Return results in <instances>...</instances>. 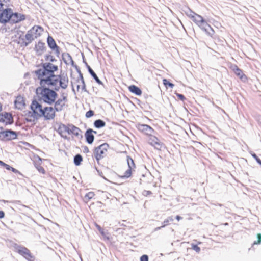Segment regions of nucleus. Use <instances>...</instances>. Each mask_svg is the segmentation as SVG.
I'll use <instances>...</instances> for the list:
<instances>
[{
    "label": "nucleus",
    "instance_id": "f257e3e1",
    "mask_svg": "<svg viewBox=\"0 0 261 261\" xmlns=\"http://www.w3.org/2000/svg\"><path fill=\"white\" fill-rule=\"evenodd\" d=\"M56 91L45 85H40L36 90L39 100L49 105H53L58 97V94Z\"/></svg>",
    "mask_w": 261,
    "mask_h": 261
},
{
    "label": "nucleus",
    "instance_id": "f03ea898",
    "mask_svg": "<svg viewBox=\"0 0 261 261\" xmlns=\"http://www.w3.org/2000/svg\"><path fill=\"white\" fill-rule=\"evenodd\" d=\"M42 69H39L35 71L39 80L44 79L50 74H54L55 71L58 70V67L51 63H44L42 64Z\"/></svg>",
    "mask_w": 261,
    "mask_h": 261
},
{
    "label": "nucleus",
    "instance_id": "7ed1b4c3",
    "mask_svg": "<svg viewBox=\"0 0 261 261\" xmlns=\"http://www.w3.org/2000/svg\"><path fill=\"white\" fill-rule=\"evenodd\" d=\"M60 75L50 74L44 79L40 80V85H45L48 87H51L55 91H59L60 85H58L59 83Z\"/></svg>",
    "mask_w": 261,
    "mask_h": 261
},
{
    "label": "nucleus",
    "instance_id": "20e7f679",
    "mask_svg": "<svg viewBox=\"0 0 261 261\" xmlns=\"http://www.w3.org/2000/svg\"><path fill=\"white\" fill-rule=\"evenodd\" d=\"M39 107L40 108V103L37 100H33L30 106V108L32 111H28L26 114L25 120L27 122H34L37 119L38 116Z\"/></svg>",
    "mask_w": 261,
    "mask_h": 261
},
{
    "label": "nucleus",
    "instance_id": "39448f33",
    "mask_svg": "<svg viewBox=\"0 0 261 261\" xmlns=\"http://www.w3.org/2000/svg\"><path fill=\"white\" fill-rule=\"evenodd\" d=\"M43 31V28L41 27L35 25L32 27L25 34V37L28 42L25 43V45L27 46L33 40L39 37Z\"/></svg>",
    "mask_w": 261,
    "mask_h": 261
},
{
    "label": "nucleus",
    "instance_id": "423d86ee",
    "mask_svg": "<svg viewBox=\"0 0 261 261\" xmlns=\"http://www.w3.org/2000/svg\"><path fill=\"white\" fill-rule=\"evenodd\" d=\"M56 112L54 107H45L42 108V106L40 104V108L39 107L38 117H43L45 120H51L55 118Z\"/></svg>",
    "mask_w": 261,
    "mask_h": 261
},
{
    "label": "nucleus",
    "instance_id": "0eeeda50",
    "mask_svg": "<svg viewBox=\"0 0 261 261\" xmlns=\"http://www.w3.org/2000/svg\"><path fill=\"white\" fill-rule=\"evenodd\" d=\"M109 146L108 144L105 143L95 148L94 156L97 162L106 155Z\"/></svg>",
    "mask_w": 261,
    "mask_h": 261
},
{
    "label": "nucleus",
    "instance_id": "6e6552de",
    "mask_svg": "<svg viewBox=\"0 0 261 261\" xmlns=\"http://www.w3.org/2000/svg\"><path fill=\"white\" fill-rule=\"evenodd\" d=\"M14 248L16 251L28 261H33L34 257L30 251L25 247L15 244Z\"/></svg>",
    "mask_w": 261,
    "mask_h": 261
},
{
    "label": "nucleus",
    "instance_id": "1a4fd4ad",
    "mask_svg": "<svg viewBox=\"0 0 261 261\" xmlns=\"http://www.w3.org/2000/svg\"><path fill=\"white\" fill-rule=\"evenodd\" d=\"M17 133L11 129L0 132V140L3 141H10L17 138Z\"/></svg>",
    "mask_w": 261,
    "mask_h": 261
},
{
    "label": "nucleus",
    "instance_id": "9d476101",
    "mask_svg": "<svg viewBox=\"0 0 261 261\" xmlns=\"http://www.w3.org/2000/svg\"><path fill=\"white\" fill-rule=\"evenodd\" d=\"M197 25L200 28L201 30L204 31L208 36L212 37L214 35V31L213 29L210 24H208L207 21L204 20L203 18L200 19V21Z\"/></svg>",
    "mask_w": 261,
    "mask_h": 261
},
{
    "label": "nucleus",
    "instance_id": "9b49d317",
    "mask_svg": "<svg viewBox=\"0 0 261 261\" xmlns=\"http://www.w3.org/2000/svg\"><path fill=\"white\" fill-rule=\"evenodd\" d=\"M12 9L6 8L2 11L0 14V22L6 23L11 20Z\"/></svg>",
    "mask_w": 261,
    "mask_h": 261
},
{
    "label": "nucleus",
    "instance_id": "f8f14e48",
    "mask_svg": "<svg viewBox=\"0 0 261 261\" xmlns=\"http://www.w3.org/2000/svg\"><path fill=\"white\" fill-rule=\"evenodd\" d=\"M67 101V96L64 95L62 96V98H59L57 100L56 99L54 103V108L56 112H60L62 111Z\"/></svg>",
    "mask_w": 261,
    "mask_h": 261
},
{
    "label": "nucleus",
    "instance_id": "ddd939ff",
    "mask_svg": "<svg viewBox=\"0 0 261 261\" xmlns=\"http://www.w3.org/2000/svg\"><path fill=\"white\" fill-rule=\"evenodd\" d=\"M127 163L128 169L124 172L122 177L128 178L130 177L132 175V170L136 167L134 160L129 156H127Z\"/></svg>",
    "mask_w": 261,
    "mask_h": 261
},
{
    "label": "nucleus",
    "instance_id": "4468645a",
    "mask_svg": "<svg viewBox=\"0 0 261 261\" xmlns=\"http://www.w3.org/2000/svg\"><path fill=\"white\" fill-rule=\"evenodd\" d=\"M185 13L197 25L200 22V19L203 18L201 16L196 14L189 8L185 11Z\"/></svg>",
    "mask_w": 261,
    "mask_h": 261
},
{
    "label": "nucleus",
    "instance_id": "2eb2a0df",
    "mask_svg": "<svg viewBox=\"0 0 261 261\" xmlns=\"http://www.w3.org/2000/svg\"><path fill=\"white\" fill-rule=\"evenodd\" d=\"M47 42L49 47L52 50H55L56 55L57 56H59L60 54V48L57 45L54 38L51 36H48L47 38Z\"/></svg>",
    "mask_w": 261,
    "mask_h": 261
},
{
    "label": "nucleus",
    "instance_id": "dca6fc26",
    "mask_svg": "<svg viewBox=\"0 0 261 261\" xmlns=\"http://www.w3.org/2000/svg\"><path fill=\"white\" fill-rule=\"evenodd\" d=\"M70 124L68 125H66L63 124H61L59 125L58 132L59 134L61 135V136L64 138L67 139V136H66V133L68 134H70Z\"/></svg>",
    "mask_w": 261,
    "mask_h": 261
},
{
    "label": "nucleus",
    "instance_id": "f3484780",
    "mask_svg": "<svg viewBox=\"0 0 261 261\" xmlns=\"http://www.w3.org/2000/svg\"><path fill=\"white\" fill-rule=\"evenodd\" d=\"M137 128L138 130L147 135H151L154 132L153 129L149 125L144 124H139Z\"/></svg>",
    "mask_w": 261,
    "mask_h": 261
},
{
    "label": "nucleus",
    "instance_id": "a211bd4d",
    "mask_svg": "<svg viewBox=\"0 0 261 261\" xmlns=\"http://www.w3.org/2000/svg\"><path fill=\"white\" fill-rule=\"evenodd\" d=\"M25 19V16L23 14L15 12H11V20L13 23H16L19 22L24 20Z\"/></svg>",
    "mask_w": 261,
    "mask_h": 261
},
{
    "label": "nucleus",
    "instance_id": "6ab92c4d",
    "mask_svg": "<svg viewBox=\"0 0 261 261\" xmlns=\"http://www.w3.org/2000/svg\"><path fill=\"white\" fill-rule=\"evenodd\" d=\"M150 137L148 139V143L153 146L155 149H160L162 146V144L159 139L154 136L150 135Z\"/></svg>",
    "mask_w": 261,
    "mask_h": 261
},
{
    "label": "nucleus",
    "instance_id": "aec40b11",
    "mask_svg": "<svg viewBox=\"0 0 261 261\" xmlns=\"http://www.w3.org/2000/svg\"><path fill=\"white\" fill-rule=\"evenodd\" d=\"M231 69L234 73L240 79V80L245 82L247 80V76L243 73V71L237 65H234L232 66Z\"/></svg>",
    "mask_w": 261,
    "mask_h": 261
},
{
    "label": "nucleus",
    "instance_id": "412c9836",
    "mask_svg": "<svg viewBox=\"0 0 261 261\" xmlns=\"http://www.w3.org/2000/svg\"><path fill=\"white\" fill-rule=\"evenodd\" d=\"M62 60L66 65L71 64L73 67L77 68V66L74 64V62L72 60L71 55L67 53H63L62 55Z\"/></svg>",
    "mask_w": 261,
    "mask_h": 261
},
{
    "label": "nucleus",
    "instance_id": "4be33fe9",
    "mask_svg": "<svg viewBox=\"0 0 261 261\" xmlns=\"http://www.w3.org/2000/svg\"><path fill=\"white\" fill-rule=\"evenodd\" d=\"M68 77L66 74H62L60 75L59 85L60 88L65 89L68 85Z\"/></svg>",
    "mask_w": 261,
    "mask_h": 261
},
{
    "label": "nucleus",
    "instance_id": "5701e85b",
    "mask_svg": "<svg viewBox=\"0 0 261 261\" xmlns=\"http://www.w3.org/2000/svg\"><path fill=\"white\" fill-rule=\"evenodd\" d=\"M2 117L1 120L6 124H12L14 122L12 115L10 113L4 112L2 113Z\"/></svg>",
    "mask_w": 261,
    "mask_h": 261
},
{
    "label": "nucleus",
    "instance_id": "b1692460",
    "mask_svg": "<svg viewBox=\"0 0 261 261\" xmlns=\"http://www.w3.org/2000/svg\"><path fill=\"white\" fill-rule=\"evenodd\" d=\"M34 49L38 56L41 55L46 50L45 43L41 41H39L35 45Z\"/></svg>",
    "mask_w": 261,
    "mask_h": 261
},
{
    "label": "nucleus",
    "instance_id": "393cba45",
    "mask_svg": "<svg viewBox=\"0 0 261 261\" xmlns=\"http://www.w3.org/2000/svg\"><path fill=\"white\" fill-rule=\"evenodd\" d=\"M93 130L92 129L88 128L85 134L86 141L89 144H92L94 141V136L93 134Z\"/></svg>",
    "mask_w": 261,
    "mask_h": 261
},
{
    "label": "nucleus",
    "instance_id": "a878e982",
    "mask_svg": "<svg viewBox=\"0 0 261 261\" xmlns=\"http://www.w3.org/2000/svg\"><path fill=\"white\" fill-rule=\"evenodd\" d=\"M14 103L15 108L19 110H22L25 105L23 97L21 96L16 97Z\"/></svg>",
    "mask_w": 261,
    "mask_h": 261
},
{
    "label": "nucleus",
    "instance_id": "bb28decb",
    "mask_svg": "<svg viewBox=\"0 0 261 261\" xmlns=\"http://www.w3.org/2000/svg\"><path fill=\"white\" fill-rule=\"evenodd\" d=\"M70 127H71L69 132L70 134H72L79 139L83 138V136L81 134L82 130L79 127L74 126L73 124H70Z\"/></svg>",
    "mask_w": 261,
    "mask_h": 261
},
{
    "label": "nucleus",
    "instance_id": "cd10ccee",
    "mask_svg": "<svg viewBox=\"0 0 261 261\" xmlns=\"http://www.w3.org/2000/svg\"><path fill=\"white\" fill-rule=\"evenodd\" d=\"M85 64L88 70V72L92 76V77L95 80L97 83H98L99 85H102L104 87L103 83L99 80L98 77L97 76L96 74L94 72V71L92 69L90 66L88 65V64L86 62H85Z\"/></svg>",
    "mask_w": 261,
    "mask_h": 261
},
{
    "label": "nucleus",
    "instance_id": "c85d7f7f",
    "mask_svg": "<svg viewBox=\"0 0 261 261\" xmlns=\"http://www.w3.org/2000/svg\"><path fill=\"white\" fill-rule=\"evenodd\" d=\"M130 92L135 94L136 95L139 96L142 94L141 90L135 85H130L128 87Z\"/></svg>",
    "mask_w": 261,
    "mask_h": 261
},
{
    "label": "nucleus",
    "instance_id": "c756f323",
    "mask_svg": "<svg viewBox=\"0 0 261 261\" xmlns=\"http://www.w3.org/2000/svg\"><path fill=\"white\" fill-rule=\"evenodd\" d=\"M105 125L106 122L101 119L96 120L94 122V126L97 128H102L105 126Z\"/></svg>",
    "mask_w": 261,
    "mask_h": 261
},
{
    "label": "nucleus",
    "instance_id": "7c9ffc66",
    "mask_svg": "<svg viewBox=\"0 0 261 261\" xmlns=\"http://www.w3.org/2000/svg\"><path fill=\"white\" fill-rule=\"evenodd\" d=\"M83 161V157L80 154H77L74 156V164L76 166H79L81 164V162Z\"/></svg>",
    "mask_w": 261,
    "mask_h": 261
},
{
    "label": "nucleus",
    "instance_id": "2f4dec72",
    "mask_svg": "<svg viewBox=\"0 0 261 261\" xmlns=\"http://www.w3.org/2000/svg\"><path fill=\"white\" fill-rule=\"evenodd\" d=\"M80 81H81V82L82 84V90H83L84 91H87L86 89V85H85L84 77L83 76V74L82 73H80L79 79L77 80V82H79Z\"/></svg>",
    "mask_w": 261,
    "mask_h": 261
},
{
    "label": "nucleus",
    "instance_id": "473e14b6",
    "mask_svg": "<svg viewBox=\"0 0 261 261\" xmlns=\"http://www.w3.org/2000/svg\"><path fill=\"white\" fill-rule=\"evenodd\" d=\"M96 228H97V229L99 230V231L100 232V234L105 238L107 240H109V237L108 236H107V234L108 233H106L103 229L100 227V226H99V225L98 224H96Z\"/></svg>",
    "mask_w": 261,
    "mask_h": 261
},
{
    "label": "nucleus",
    "instance_id": "72a5a7b5",
    "mask_svg": "<svg viewBox=\"0 0 261 261\" xmlns=\"http://www.w3.org/2000/svg\"><path fill=\"white\" fill-rule=\"evenodd\" d=\"M173 221V218L172 217H169L166 219H165L163 222V225L162 227H165L166 226L169 224L170 222H172Z\"/></svg>",
    "mask_w": 261,
    "mask_h": 261
},
{
    "label": "nucleus",
    "instance_id": "f704fd0d",
    "mask_svg": "<svg viewBox=\"0 0 261 261\" xmlns=\"http://www.w3.org/2000/svg\"><path fill=\"white\" fill-rule=\"evenodd\" d=\"M94 195L95 194L93 192H89L88 193H87L85 196V200L87 201H89L94 196Z\"/></svg>",
    "mask_w": 261,
    "mask_h": 261
},
{
    "label": "nucleus",
    "instance_id": "c9c22d12",
    "mask_svg": "<svg viewBox=\"0 0 261 261\" xmlns=\"http://www.w3.org/2000/svg\"><path fill=\"white\" fill-rule=\"evenodd\" d=\"M45 60L46 61H50L51 62L57 61V60L50 55H46L45 56Z\"/></svg>",
    "mask_w": 261,
    "mask_h": 261
},
{
    "label": "nucleus",
    "instance_id": "e433bc0d",
    "mask_svg": "<svg viewBox=\"0 0 261 261\" xmlns=\"http://www.w3.org/2000/svg\"><path fill=\"white\" fill-rule=\"evenodd\" d=\"M163 84L166 86H168L171 88H172L173 87H174V84L170 83L169 81H168L166 79H164L163 80Z\"/></svg>",
    "mask_w": 261,
    "mask_h": 261
},
{
    "label": "nucleus",
    "instance_id": "4c0bfd02",
    "mask_svg": "<svg viewBox=\"0 0 261 261\" xmlns=\"http://www.w3.org/2000/svg\"><path fill=\"white\" fill-rule=\"evenodd\" d=\"M257 240L255 241L253 243V245L260 244L261 243V233H258L257 235Z\"/></svg>",
    "mask_w": 261,
    "mask_h": 261
},
{
    "label": "nucleus",
    "instance_id": "58836bf2",
    "mask_svg": "<svg viewBox=\"0 0 261 261\" xmlns=\"http://www.w3.org/2000/svg\"><path fill=\"white\" fill-rule=\"evenodd\" d=\"M192 249L195 250L197 253H199L200 251V247H199L197 246V245L196 244H192Z\"/></svg>",
    "mask_w": 261,
    "mask_h": 261
},
{
    "label": "nucleus",
    "instance_id": "ea45409f",
    "mask_svg": "<svg viewBox=\"0 0 261 261\" xmlns=\"http://www.w3.org/2000/svg\"><path fill=\"white\" fill-rule=\"evenodd\" d=\"M252 156L256 160V161L261 166V160L257 156L255 153H252Z\"/></svg>",
    "mask_w": 261,
    "mask_h": 261
},
{
    "label": "nucleus",
    "instance_id": "a19ab883",
    "mask_svg": "<svg viewBox=\"0 0 261 261\" xmlns=\"http://www.w3.org/2000/svg\"><path fill=\"white\" fill-rule=\"evenodd\" d=\"M94 112L92 110H90L86 112V117L87 118H90V117L93 116L94 115Z\"/></svg>",
    "mask_w": 261,
    "mask_h": 261
},
{
    "label": "nucleus",
    "instance_id": "79ce46f5",
    "mask_svg": "<svg viewBox=\"0 0 261 261\" xmlns=\"http://www.w3.org/2000/svg\"><path fill=\"white\" fill-rule=\"evenodd\" d=\"M35 167L40 173H44V169L42 166L36 165Z\"/></svg>",
    "mask_w": 261,
    "mask_h": 261
},
{
    "label": "nucleus",
    "instance_id": "37998d69",
    "mask_svg": "<svg viewBox=\"0 0 261 261\" xmlns=\"http://www.w3.org/2000/svg\"><path fill=\"white\" fill-rule=\"evenodd\" d=\"M140 261H148V256L147 255H143L140 258Z\"/></svg>",
    "mask_w": 261,
    "mask_h": 261
},
{
    "label": "nucleus",
    "instance_id": "c03bdc74",
    "mask_svg": "<svg viewBox=\"0 0 261 261\" xmlns=\"http://www.w3.org/2000/svg\"><path fill=\"white\" fill-rule=\"evenodd\" d=\"M176 95L178 97V98L182 101H184L186 99L184 95L181 94L177 93Z\"/></svg>",
    "mask_w": 261,
    "mask_h": 261
},
{
    "label": "nucleus",
    "instance_id": "a18cd8bd",
    "mask_svg": "<svg viewBox=\"0 0 261 261\" xmlns=\"http://www.w3.org/2000/svg\"><path fill=\"white\" fill-rule=\"evenodd\" d=\"M4 167H5L7 170H10L12 168V167L10 165L4 163V164L2 165Z\"/></svg>",
    "mask_w": 261,
    "mask_h": 261
},
{
    "label": "nucleus",
    "instance_id": "49530a36",
    "mask_svg": "<svg viewBox=\"0 0 261 261\" xmlns=\"http://www.w3.org/2000/svg\"><path fill=\"white\" fill-rule=\"evenodd\" d=\"M89 152V148L87 146H84L83 147V152L84 153H88Z\"/></svg>",
    "mask_w": 261,
    "mask_h": 261
},
{
    "label": "nucleus",
    "instance_id": "de8ad7c7",
    "mask_svg": "<svg viewBox=\"0 0 261 261\" xmlns=\"http://www.w3.org/2000/svg\"><path fill=\"white\" fill-rule=\"evenodd\" d=\"M11 171H12L13 172L15 173H18V174H20V172L17 170L15 168H14L13 167H12V168L10 170Z\"/></svg>",
    "mask_w": 261,
    "mask_h": 261
},
{
    "label": "nucleus",
    "instance_id": "09e8293b",
    "mask_svg": "<svg viewBox=\"0 0 261 261\" xmlns=\"http://www.w3.org/2000/svg\"><path fill=\"white\" fill-rule=\"evenodd\" d=\"M5 217V213L3 211H0V219Z\"/></svg>",
    "mask_w": 261,
    "mask_h": 261
},
{
    "label": "nucleus",
    "instance_id": "8fccbe9b",
    "mask_svg": "<svg viewBox=\"0 0 261 261\" xmlns=\"http://www.w3.org/2000/svg\"><path fill=\"white\" fill-rule=\"evenodd\" d=\"M164 228V227H162V226H160V227H156V228L154 229V231H158V230H160V229H161V228Z\"/></svg>",
    "mask_w": 261,
    "mask_h": 261
},
{
    "label": "nucleus",
    "instance_id": "3c124183",
    "mask_svg": "<svg viewBox=\"0 0 261 261\" xmlns=\"http://www.w3.org/2000/svg\"><path fill=\"white\" fill-rule=\"evenodd\" d=\"M2 2H6L7 1L6 0H0V6H1V7H3V6H4V4L2 3Z\"/></svg>",
    "mask_w": 261,
    "mask_h": 261
},
{
    "label": "nucleus",
    "instance_id": "603ef678",
    "mask_svg": "<svg viewBox=\"0 0 261 261\" xmlns=\"http://www.w3.org/2000/svg\"><path fill=\"white\" fill-rule=\"evenodd\" d=\"M182 217L179 215H177L176 216V219L178 220V221H179L180 220L182 219Z\"/></svg>",
    "mask_w": 261,
    "mask_h": 261
},
{
    "label": "nucleus",
    "instance_id": "864d4df0",
    "mask_svg": "<svg viewBox=\"0 0 261 261\" xmlns=\"http://www.w3.org/2000/svg\"><path fill=\"white\" fill-rule=\"evenodd\" d=\"M144 192H146L147 195H149L152 193L150 191H145Z\"/></svg>",
    "mask_w": 261,
    "mask_h": 261
},
{
    "label": "nucleus",
    "instance_id": "5fc2aeb1",
    "mask_svg": "<svg viewBox=\"0 0 261 261\" xmlns=\"http://www.w3.org/2000/svg\"><path fill=\"white\" fill-rule=\"evenodd\" d=\"M76 70H77V72H78L79 74L80 75V73H81V71H80V69H79V67H77V68H76Z\"/></svg>",
    "mask_w": 261,
    "mask_h": 261
},
{
    "label": "nucleus",
    "instance_id": "6e6d98bb",
    "mask_svg": "<svg viewBox=\"0 0 261 261\" xmlns=\"http://www.w3.org/2000/svg\"><path fill=\"white\" fill-rule=\"evenodd\" d=\"M4 162L0 160V165L2 166V165L4 164Z\"/></svg>",
    "mask_w": 261,
    "mask_h": 261
},
{
    "label": "nucleus",
    "instance_id": "4d7b16f0",
    "mask_svg": "<svg viewBox=\"0 0 261 261\" xmlns=\"http://www.w3.org/2000/svg\"><path fill=\"white\" fill-rule=\"evenodd\" d=\"M3 202L5 203V202H8V201H6V200H3L2 201Z\"/></svg>",
    "mask_w": 261,
    "mask_h": 261
},
{
    "label": "nucleus",
    "instance_id": "13d9d810",
    "mask_svg": "<svg viewBox=\"0 0 261 261\" xmlns=\"http://www.w3.org/2000/svg\"><path fill=\"white\" fill-rule=\"evenodd\" d=\"M93 133H94V134H96V131H95V130H93Z\"/></svg>",
    "mask_w": 261,
    "mask_h": 261
},
{
    "label": "nucleus",
    "instance_id": "bf43d9fd",
    "mask_svg": "<svg viewBox=\"0 0 261 261\" xmlns=\"http://www.w3.org/2000/svg\"><path fill=\"white\" fill-rule=\"evenodd\" d=\"M79 87H80V85H77V89H79Z\"/></svg>",
    "mask_w": 261,
    "mask_h": 261
},
{
    "label": "nucleus",
    "instance_id": "052dcab7",
    "mask_svg": "<svg viewBox=\"0 0 261 261\" xmlns=\"http://www.w3.org/2000/svg\"><path fill=\"white\" fill-rule=\"evenodd\" d=\"M101 174H102V172H101V173H99V175H101Z\"/></svg>",
    "mask_w": 261,
    "mask_h": 261
},
{
    "label": "nucleus",
    "instance_id": "680f3d73",
    "mask_svg": "<svg viewBox=\"0 0 261 261\" xmlns=\"http://www.w3.org/2000/svg\"><path fill=\"white\" fill-rule=\"evenodd\" d=\"M101 174H102V172H101V173H99V175H101Z\"/></svg>",
    "mask_w": 261,
    "mask_h": 261
},
{
    "label": "nucleus",
    "instance_id": "e2e57ef3",
    "mask_svg": "<svg viewBox=\"0 0 261 261\" xmlns=\"http://www.w3.org/2000/svg\"><path fill=\"white\" fill-rule=\"evenodd\" d=\"M101 174H102V172H101V173H99V175H101Z\"/></svg>",
    "mask_w": 261,
    "mask_h": 261
},
{
    "label": "nucleus",
    "instance_id": "0e129e2a",
    "mask_svg": "<svg viewBox=\"0 0 261 261\" xmlns=\"http://www.w3.org/2000/svg\"><path fill=\"white\" fill-rule=\"evenodd\" d=\"M228 225V223H225V225Z\"/></svg>",
    "mask_w": 261,
    "mask_h": 261
}]
</instances>
